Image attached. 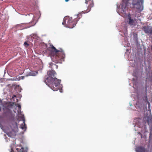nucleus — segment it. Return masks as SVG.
Masks as SVG:
<instances>
[{
  "label": "nucleus",
  "mask_w": 152,
  "mask_h": 152,
  "mask_svg": "<svg viewBox=\"0 0 152 152\" xmlns=\"http://www.w3.org/2000/svg\"><path fill=\"white\" fill-rule=\"evenodd\" d=\"M48 77H45L44 82L53 91H57L58 89V85L60 84L61 80L55 77L56 73L54 70L48 71L47 73Z\"/></svg>",
  "instance_id": "f257e3e1"
},
{
  "label": "nucleus",
  "mask_w": 152,
  "mask_h": 152,
  "mask_svg": "<svg viewBox=\"0 0 152 152\" xmlns=\"http://www.w3.org/2000/svg\"><path fill=\"white\" fill-rule=\"evenodd\" d=\"M51 49L50 55L52 61L56 63H62L64 61L65 57L63 50L61 48L58 50L53 45Z\"/></svg>",
  "instance_id": "f03ea898"
},
{
  "label": "nucleus",
  "mask_w": 152,
  "mask_h": 152,
  "mask_svg": "<svg viewBox=\"0 0 152 152\" xmlns=\"http://www.w3.org/2000/svg\"><path fill=\"white\" fill-rule=\"evenodd\" d=\"M77 22V20H73L72 17L66 16L64 18L62 24L69 28H73L76 25Z\"/></svg>",
  "instance_id": "7ed1b4c3"
},
{
  "label": "nucleus",
  "mask_w": 152,
  "mask_h": 152,
  "mask_svg": "<svg viewBox=\"0 0 152 152\" xmlns=\"http://www.w3.org/2000/svg\"><path fill=\"white\" fill-rule=\"evenodd\" d=\"M142 29L145 33L152 35V27L148 26H144L142 28Z\"/></svg>",
  "instance_id": "20e7f679"
},
{
  "label": "nucleus",
  "mask_w": 152,
  "mask_h": 152,
  "mask_svg": "<svg viewBox=\"0 0 152 152\" xmlns=\"http://www.w3.org/2000/svg\"><path fill=\"white\" fill-rule=\"evenodd\" d=\"M126 3L123 2L121 6V11L123 12L122 13L123 14V15H124V16L126 15V11L127 10L126 8Z\"/></svg>",
  "instance_id": "39448f33"
},
{
  "label": "nucleus",
  "mask_w": 152,
  "mask_h": 152,
  "mask_svg": "<svg viewBox=\"0 0 152 152\" xmlns=\"http://www.w3.org/2000/svg\"><path fill=\"white\" fill-rule=\"evenodd\" d=\"M137 152H148V151L145 148L142 146H139L136 148Z\"/></svg>",
  "instance_id": "423d86ee"
},
{
  "label": "nucleus",
  "mask_w": 152,
  "mask_h": 152,
  "mask_svg": "<svg viewBox=\"0 0 152 152\" xmlns=\"http://www.w3.org/2000/svg\"><path fill=\"white\" fill-rule=\"evenodd\" d=\"M145 95H146V96H145V99L146 100L147 102V103H148V108L149 109H150V107H151L150 104V102L148 101V100L147 97V86L146 85L145 86Z\"/></svg>",
  "instance_id": "0eeeda50"
},
{
  "label": "nucleus",
  "mask_w": 152,
  "mask_h": 152,
  "mask_svg": "<svg viewBox=\"0 0 152 152\" xmlns=\"http://www.w3.org/2000/svg\"><path fill=\"white\" fill-rule=\"evenodd\" d=\"M49 64L50 65L49 67L51 68L52 69H57L58 68V66L57 65L52 62L50 63H49Z\"/></svg>",
  "instance_id": "6e6552de"
},
{
  "label": "nucleus",
  "mask_w": 152,
  "mask_h": 152,
  "mask_svg": "<svg viewBox=\"0 0 152 152\" xmlns=\"http://www.w3.org/2000/svg\"><path fill=\"white\" fill-rule=\"evenodd\" d=\"M128 19L129 20V24L130 25H133L134 20L133 19H131V17L130 16V14H129V15Z\"/></svg>",
  "instance_id": "1a4fd4ad"
},
{
  "label": "nucleus",
  "mask_w": 152,
  "mask_h": 152,
  "mask_svg": "<svg viewBox=\"0 0 152 152\" xmlns=\"http://www.w3.org/2000/svg\"><path fill=\"white\" fill-rule=\"evenodd\" d=\"M85 3L86 4H91V3L92 4H90V5H89L88 6V8H90L91 7H93V2L92 1H91L90 0H86Z\"/></svg>",
  "instance_id": "9d476101"
},
{
  "label": "nucleus",
  "mask_w": 152,
  "mask_h": 152,
  "mask_svg": "<svg viewBox=\"0 0 152 152\" xmlns=\"http://www.w3.org/2000/svg\"><path fill=\"white\" fill-rule=\"evenodd\" d=\"M20 128L22 129L26 130V125L25 123V120L24 119L23 120V123L20 125Z\"/></svg>",
  "instance_id": "9b49d317"
},
{
  "label": "nucleus",
  "mask_w": 152,
  "mask_h": 152,
  "mask_svg": "<svg viewBox=\"0 0 152 152\" xmlns=\"http://www.w3.org/2000/svg\"><path fill=\"white\" fill-rule=\"evenodd\" d=\"M38 74V72H30L28 73V75L35 76Z\"/></svg>",
  "instance_id": "f8f14e48"
},
{
  "label": "nucleus",
  "mask_w": 152,
  "mask_h": 152,
  "mask_svg": "<svg viewBox=\"0 0 152 152\" xmlns=\"http://www.w3.org/2000/svg\"><path fill=\"white\" fill-rule=\"evenodd\" d=\"M148 122L149 125H152V118H150V119L148 120Z\"/></svg>",
  "instance_id": "ddd939ff"
},
{
  "label": "nucleus",
  "mask_w": 152,
  "mask_h": 152,
  "mask_svg": "<svg viewBox=\"0 0 152 152\" xmlns=\"http://www.w3.org/2000/svg\"><path fill=\"white\" fill-rule=\"evenodd\" d=\"M27 41H26L25 42H24V46H25L26 47H27L29 45V44H28V43H27Z\"/></svg>",
  "instance_id": "4468645a"
},
{
  "label": "nucleus",
  "mask_w": 152,
  "mask_h": 152,
  "mask_svg": "<svg viewBox=\"0 0 152 152\" xmlns=\"http://www.w3.org/2000/svg\"><path fill=\"white\" fill-rule=\"evenodd\" d=\"M139 3V2H137L136 3H134V2H132V4H133V6H135V5H137Z\"/></svg>",
  "instance_id": "2eb2a0df"
},
{
  "label": "nucleus",
  "mask_w": 152,
  "mask_h": 152,
  "mask_svg": "<svg viewBox=\"0 0 152 152\" xmlns=\"http://www.w3.org/2000/svg\"><path fill=\"white\" fill-rule=\"evenodd\" d=\"M17 128V124L16 123H15V126L14 129H16Z\"/></svg>",
  "instance_id": "dca6fc26"
},
{
  "label": "nucleus",
  "mask_w": 152,
  "mask_h": 152,
  "mask_svg": "<svg viewBox=\"0 0 152 152\" xmlns=\"http://www.w3.org/2000/svg\"><path fill=\"white\" fill-rule=\"evenodd\" d=\"M59 84H60L58 85V90H58L59 89L60 90V91L61 92H62V89L61 88H60V87H59Z\"/></svg>",
  "instance_id": "f3484780"
},
{
  "label": "nucleus",
  "mask_w": 152,
  "mask_h": 152,
  "mask_svg": "<svg viewBox=\"0 0 152 152\" xmlns=\"http://www.w3.org/2000/svg\"><path fill=\"white\" fill-rule=\"evenodd\" d=\"M18 107V108L19 110H20L21 109V106L19 104H17Z\"/></svg>",
  "instance_id": "a211bd4d"
},
{
  "label": "nucleus",
  "mask_w": 152,
  "mask_h": 152,
  "mask_svg": "<svg viewBox=\"0 0 152 152\" xmlns=\"http://www.w3.org/2000/svg\"><path fill=\"white\" fill-rule=\"evenodd\" d=\"M90 10H86L85 12H83V13H87L88 12H89V11H90Z\"/></svg>",
  "instance_id": "6ab92c4d"
},
{
  "label": "nucleus",
  "mask_w": 152,
  "mask_h": 152,
  "mask_svg": "<svg viewBox=\"0 0 152 152\" xmlns=\"http://www.w3.org/2000/svg\"><path fill=\"white\" fill-rule=\"evenodd\" d=\"M23 149L22 148L20 149V152H23Z\"/></svg>",
  "instance_id": "aec40b11"
},
{
  "label": "nucleus",
  "mask_w": 152,
  "mask_h": 152,
  "mask_svg": "<svg viewBox=\"0 0 152 152\" xmlns=\"http://www.w3.org/2000/svg\"><path fill=\"white\" fill-rule=\"evenodd\" d=\"M2 103V100L0 99V104H1Z\"/></svg>",
  "instance_id": "412c9836"
},
{
  "label": "nucleus",
  "mask_w": 152,
  "mask_h": 152,
  "mask_svg": "<svg viewBox=\"0 0 152 152\" xmlns=\"http://www.w3.org/2000/svg\"><path fill=\"white\" fill-rule=\"evenodd\" d=\"M9 113L10 115H11V114H12L11 111H10V110L9 111Z\"/></svg>",
  "instance_id": "4be33fe9"
},
{
  "label": "nucleus",
  "mask_w": 152,
  "mask_h": 152,
  "mask_svg": "<svg viewBox=\"0 0 152 152\" xmlns=\"http://www.w3.org/2000/svg\"><path fill=\"white\" fill-rule=\"evenodd\" d=\"M10 152H14V151L12 149H11V151Z\"/></svg>",
  "instance_id": "5701e85b"
},
{
  "label": "nucleus",
  "mask_w": 152,
  "mask_h": 152,
  "mask_svg": "<svg viewBox=\"0 0 152 152\" xmlns=\"http://www.w3.org/2000/svg\"><path fill=\"white\" fill-rule=\"evenodd\" d=\"M16 95H13L12 96V98H14V97H16Z\"/></svg>",
  "instance_id": "b1692460"
},
{
  "label": "nucleus",
  "mask_w": 152,
  "mask_h": 152,
  "mask_svg": "<svg viewBox=\"0 0 152 152\" xmlns=\"http://www.w3.org/2000/svg\"><path fill=\"white\" fill-rule=\"evenodd\" d=\"M65 1L66 2H68V1H69V0H65Z\"/></svg>",
  "instance_id": "393cba45"
},
{
  "label": "nucleus",
  "mask_w": 152,
  "mask_h": 152,
  "mask_svg": "<svg viewBox=\"0 0 152 152\" xmlns=\"http://www.w3.org/2000/svg\"><path fill=\"white\" fill-rule=\"evenodd\" d=\"M33 36H35V37L36 36V35H35V34H33Z\"/></svg>",
  "instance_id": "a878e982"
},
{
  "label": "nucleus",
  "mask_w": 152,
  "mask_h": 152,
  "mask_svg": "<svg viewBox=\"0 0 152 152\" xmlns=\"http://www.w3.org/2000/svg\"><path fill=\"white\" fill-rule=\"evenodd\" d=\"M12 130H14V129L12 128Z\"/></svg>",
  "instance_id": "bb28decb"
}]
</instances>
